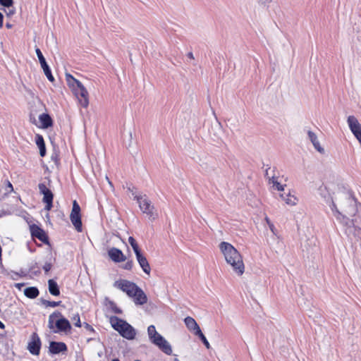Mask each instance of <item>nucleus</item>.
<instances>
[{"instance_id": "1", "label": "nucleus", "mask_w": 361, "mask_h": 361, "mask_svg": "<svg viewBox=\"0 0 361 361\" xmlns=\"http://www.w3.org/2000/svg\"><path fill=\"white\" fill-rule=\"evenodd\" d=\"M219 248L226 262L231 266L233 270L239 276L245 271V266L240 252L229 243L221 242Z\"/></svg>"}, {"instance_id": "2", "label": "nucleus", "mask_w": 361, "mask_h": 361, "mask_svg": "<svg viewBox=\"0 0 361 361\" xmlns=\"http://www.w3.org/2000/svg\"><path fill=\"white\" fill-rule=\"evenodd\" d=\"M48 327L54 333L68 332L71 329L70 322L59 311H55L49 317Z\"/></svg>"}, {"instance_id": "3", "label": "nucleus", "mask_w": 361, "mask_h": 361, "mask_svg": "<svg viewBox=\"0 0 361 361\" xmlns=\"http://www.w3.org/2000/svg\"><path fill=\"white\" fill-rule=\"evenodd\" d=\"M66 78L68 85L73 87L80 105L85 108L87 107L89 104L88 92L82 82L69 73L66 74Z\"/></svg>"}, {"instance_id": "4", "label": "nucleus", "mask_w": 361, "mask_h": 361, "mask_svg": "<svg viewBox=\"0 0 361 361\" xmlns=\"http://www.w3.org/2000/svg\"><path fill=\"white\" fill-rule=\"evenodd\" d=\"M110 323L114 329L117 331L122 337L128 340H133L135 338L136 335L135 330L126 321L121 319L118 317L113 316L110 318Z\"/></svg>"}, {"instance_id": "5", "label": "nucleus", "mask_w": 361, "mask_h": 361, "mask_svg": "<svg viewBox=\"0 0 361 361\" xmlns=\"http://www.w3.org/2000/svg\"><path fill=\"white\" fill-rule=\"evenodd\" d=\"M128 190L132 192V195L134 196V199L137 201L142 213L145 214L149 219L155 220L157 218L158 214L155 212V208L148 197L146 195L136 194L130 189V188H128Z\"/></svg>"}, {"instance_id": "6", "label": "nucleus", "mask_w": 361, "mask_h": 361, "mask_svg": "<svg viewBox=\"0 0 361 361\" xmlns=\"http://www.w3.org/2000/svg\"><path fill=\"white\" fill-rule=\"evenodd\" d=\"M51 180L48 178V185L45 183L38 184L39 192L43 195L42 202L45 204V209L49 211L53 207L54 194L50 189Z\"/></svg>"}, {"instance_id": "7", "label": "nucleus", "mask_w": 361, "mask_h": 361, "mask_svg": "<svg viewBox=\"0 0 361 361\" xmlns=\"http://www.w3.org/2000/svg\"><path fill=\"white\" fill-rule=\"evenodd\" d=\"M344 204L343 210L350 216H355L357 212V202L356 199L350 194H344Z\"/></svg>"}, {"instance_id": "8", "label": "nucleus", "mask_w": 361, "mask_h": 361, "mask_svg": "<svg viewBox=\"0 0 361 361\" xmlns=\"http://www.w3.org/2000/svg\"><path fill=\"white\" fill-rule=\"evenodd\" d=\"M150 342L157 346L160 350L165 354L170 355L172 354V348L170 343L159 333L154 338H151Z\"/></svg>"}, {"instance_id": "9", "label": "nucleus", "mask_w": 361, "mask_h": 361, "mask_svg": "<svg viewBox=\"0 0 361 361\" xmlns=\"http://www.w3.org/2000/svg\"><path fill=\"white\" fill-rule=\"evenodd\" d=\"M71 221L78 232L82 231V221L80 207L76 200L73 202L72 211L70 215Z\"/></svg>"}, {"instance_id": "10", "label": "nucleus", "mask_w": 361, "mask_h": 361, "mask_svg": "<svg viewBox=\"0 0 361 361\" xmlns=\"http://www.w3.org/2000/svg\"><path fill=\"white\" fill-rule=\"evenodd\" d=\"M114 286L126 293L128 297L138 287L136 283L125 279L116 281Z\"/></svg>"}, {"instance_id": "11", "label": "nucleus", "mask_w": 361, "mask_h": 361, "mask_svg": "<svg viewBox=\"0 0 361 361\" xmlns=\"http://www.w3.org/2000/svg\"><path fill=\"white\" fill-rule=\"evenodd\" d=\"M35 52L40 63L41 67L43 69L44 75L50 82L54 81V78L51 73V68L47 64L45 58L44 57L41 50L39 48L35 49Z\"/></svg>"}, {"instance_id": "12", "label": "nucleus", "mask_w": 361, "mask_h": 361, "mask_svg": "<svg viewBox=\"0 0 361 361\" xmlns=\"http://www.w3.org/2000/svg\"><path fill=\"white\" fill-rule=\"evenodd\" d=\"M41 345V340L39 336L37 333H33L27 345L29 352L34 355H38L40 353Z\"/></svg>"}, {"instance_id": "13", "label": "nucleus", "mask_w": 361, "mask_h": 361, "mask_svg": "<svg viewBox=\"0 0 361 361\" xmlns=\"http://www.w3.org/2000/svg\"><path fill=\"white\" fill-rule=\"evenodd\" d=\"M129 297L133 298V301L136 305H142L147 302V295L139 286Z\"/></svg>"}, {"instance_id": "14", "label": "nucleus", "mask_w": 361, "mask_h": 361, "mask_svg": "<svg viewBox=\"0 0 361 361\" xmlns=\"http://www.w3.org/2000/svg\"><path fill=\"white\" fill-rule=\"evenodd\" d=\"M30 229L32 237L38 238L42 243H48V237L44 231L40 227L35 224H32L30 226Z\"/></svg>"}, {"instance_id": "15", "label": "nucleus", "mask_w": 361, "mask_h": 361, "mask_svg": "<svg viewBox=\"0 0 361 361\" xmlns=\"http://www.w3.org/2000/svg\"><path fill=\"white\" fill-rule=\"evenodd\" d=\"M135 255L142 271L149 275L151 271V268L145 256L142 253L141 250L136 252Z\"/></svg>"}, {"instance_id": "16", "label": "nucleus", "mask_w": 361, "mask_h": 361, "mask_svg": "<svg viewBox=\"0 0 361 361\" xmlns=\"http://www.w3.org/2000/svg\"><path fill=\"white\" fill-rule=\"evenodd\" d=\"M67 349V345L63 342L51 341L49 343V351L52 355L66 352Z\"/></svg>"}, {"instance_id": "17", "label": "nucleus", "mask_w": 361, "mask_h": 361, "mask_svg": "<svg viewBox=\"0 0 361 361\" xmlns=\"http://www.w3.org/2000/svg\"><path fill=\"white\" fill-rule=\"evenodd\" d=\"M108 255L110 259L114 262H121L126 260V256L123 255V252L116 247H112L109 250Z\"/></svg>"}, {"instance_id": "18", "label": "nucleus", "mask_w": 361, "mask_h": 361, "mask_svg": "<svg viewBox=\"0 0 361 361\" xmlns=\"http://www.w3.org/2000/svg\"><path fill=\"white\" fill-rule=\"evenodd\" d=\"M184 322L187 328L192 331L195 335L199 332V330H201L199 325L192 317H187L185 318Z\"/></svg>"}, {"instance_id": "19", "label": "nucleus", "mask_w": 361, "mask_h": 361, "mask_svg": "<svg viewBox=\"0 0 361 361\" xmlns=\"http://www.w3.org/2000/svg\"><path fill=\"white\" fill-rule=\"evenodd\" d=\"M39 120L41 123L42 128L47 129L53 126V120L48 114H42L39 116Z\"/></svg>"}, {"instance_id": "20", "label": "nucleus", "mask_w": 361, "mask_h": 361, "mask_svg": "<svg viewBox=\"0 0 361 361\" xmlns=\"http://www.w3.org/2000/svg\"><path fill=\"white\" fill-rule=\"evenodd\" d=\"M280 197L286 202V204L290 206L295 205L298 201V198L294 195H292L290 192L288 193H281Z\"/></svg>"}, {"instance_id": "21", "label": "nucleus", "mask_w": 361, "mask_h": 361, "mask_svg": "<svg viewBox=\"0 0 361 361\" xmlns=\"http://www.w3.org/2000/svg\"><path fill=\"white\" fill-rule=\"evenodd\" d=\"M35 142L39 149L40 156L44 157L46 154V146L43 137L39 134H37L35 135Z\"/></svg>"}, {"instance_id": "22", "label": "nucleus", "mask_w": 361, "mask_h": 361, "mask_svg": "<svg viewBox=\"0 0 361 361\" xmlns=\"http://www.w3.org/2000/svg\"><path fill=\"white\" fill-rule=\"evenodd\" d=\"M49 292L54 296H59L60 295V289L57 283L54 279L48 281Z\"/></svg>"}, {"instance_id": "23", "label": "nucleus", "mask_w": 361, "mask_h": 361, "mask_svg": "<svg viewBox=\"0 0 361 361\" xmlns=\"http://www.w3.org/2000/svg\"><path fill=\"white\" fill-rule=\"evenodd\" d=\"M329 207L337 220L344 221V220L347 219V218L337 209L335 202L332 200L329 203Z\"/></svg>"}, {"instance_id": "24", "label": "nucleus", "mask_w": 361, "mask_h": 361, "mask_svg": "<svg viewBox=\"0 0 361 361\" xmlns=\"http://www.w3.org/2000/svg\"><path fill=\"white\" fill-rule=\"evenodd\" d=\"M39 294V289L35 286L27 287L24 290V295L30 299L36 298Z\"/></svg>"}, {"instance_id": "25", "label": "nucleus", "mask_w": 361, "mask_h": 361, "mask_svg": "<svg viewBox=\"0 0 361 361\" xmlns=\"http://www.w3.org/2000/svg\"><path fill=\"white\" fill-rule=\"evenodd\" d=\"M269 183L273 185V188L279 191L284 190V186L278 182L277 178L272 176L271 178H269Z\"/></svg>"}, {"instance_id": "26", "label": "nucleus", "mask_w": 361, "mask_h": 361, "mask_svg": "<svg viewBox=\"0 0 361 361\" xmlns=\"http://www.w3.org/2000/svg\"><path fill=\"white\" fill-rule=\"evenodd\" d=\"M108 305L112 312H114L115 314L122 313V310L118 307H117L116 304L114 301L108 300Z\"/></svg>"}, {"instance_id": "27", "label": "nucleus", "mask_w": 361, "mask_h": 361, "mask_svg": "<svg viewBox=\"0 0 361 361\" xmlns=\"http://www.w3.org/2000/svg\"><path fill=\"white\" fill-rule=\"evenodd\" d=\"M195 336H197L202 341V343H204V345H205V347L207 348V349H209L210 348V345H209V343L208 342L207 338L205 337V336L202 334V331L201 330H199V332L195 334Z\"/></svg>"}, {"instance_id": "28", "label": "nucleus", "mask_w": 361, "mask_h": 361, "mask_svg": "<svg viewBox=\"0 0 361 361\" xmlns=\"http://www.w3.org/2000/svg\"><path fill=\"white\" fill-rule=\"evenodd\" d=\"M128 243H130V245H131V247H132V248H133V251H134V252H135V253L136 252H137V251L140 250V247H139V246H138V245H137V242H136L135 239L133 237L130 236V237L128 238Z\"/></svg>"}, {"instance_id": "29", "label": "nucleus", "mask_w": 361, "mask_h": 361, "mask_svg": "<svg viewBox=\"0 0 361 361\" xmlns=\"http://www.w3.org/2000/svg\"><path fill=\"white\" fill-rule=\"evenodd\" d=\"M157 333L158 332L157 331L156 328L154 325H150L148 326L147 334L149 340L154 338V336H156Z\"/></svg>"}, {"instance_id": "30", "label": "nucleus", "mask_w": 361, "mask_h": 361, "mask_svg": "<svg viewBox=\"0 0 361 361\" xmlns=\"http://www.w3.org/2000/svg\"><path fill=\"white\" fill-rule=\"evenodd\" d=\"M307 135H308V138L310 139V140L311 141L312 145L314 143L317 142V141H319L317 136L316 135V134L314 132H312L311 130H308Z\"/></svg>"}, {"instance_id": "31", "label": "nucleus", "mask_w": 361, "mask_h": 361, "mask_svg": "<svg viewBox=\"0 0 361 361\" xmlns=\"http://www.w3.org/2000/svg\"><path fill=\"white\" fill-rule=\"evenodd\" d=\"M30 271L36 276L40 274V270L39 269L37 263H35V264L30 267Z\"/></svg>"}, {"instance_id": "32", "label": "nucleus", "mask_w": 361, "mask_h": 361, "mask_svg": "<svg viewBox=\"0 0 361 361\" xmlns=\"http://www.w3.org/2000/svg\"><path fill=\"white\" fill-rule=\"evenodd\" d=\"M72 320L73 322H75L74 324L75 326L77 327H80L82 326V324H81V322H80V316L78 314H76L75 315L73 316V317L72 318Z\"/></svg>"}, {"instance_id": "33", "label": "nucleus", "mask_w": 361, "mask_h": 361, "mask_svg": "<svg viewBox=\"0 0 361 361\" xmlns=\"http://www.w3.org/2000/svg\"><path fill=\"white\" fill-rule=\"evenodd\" d=\"M13 4V0H0V4L4 7L9 8Z\"/></svg>"}, {"instance_id": "34", "label": "nucleus", "mask_w": 361, "mask_h": 361, "mask_svg": "<svg viewBox=\"0 0 361 361\" xmlns=\"http://www.w3.org/2000/svg\"><path fill=\"white\" fill-rule=\"evenodd\" d=\"M314 147L317 151H318L321 154L324 153V149L320 145V143L319 141L313 144Z\"/></svg>"}, {"instance_id": "35", "label": "nucleus", "mask_w": 361, "mask_h": 361, "mask_svg": "<svg viewBox=\"0 0 361 361\" xmlns=\"http://www.w3.org/2000/svg\"><path fill=\"white\" fill-rule=\"evenodd\" d=\"M52 267L51 262H46L44 264L42 267V269H44V272L47 274L48 273Z\"/></svg>"}, {"instance_id": "36", "label": "nucleus", "mask_w": 361, "mask_h": 361, "mask_svg": "<svg viewBox=\"0 0 361 361\" xmlns=\"http://www.w3.org/2000/svg\"><path fill=\"white\" fill-rule=\"evenodd\" d=\"M133 267V262L132 260L128 261L123 267L126 270H131Z\"/></svg>"}, {"instance_id": "37", "label": "nucleus", "mask_w": 361, "mask_h": 361, "mask_svg": "<svg viewBox=\"0 0 361 361\" xmlns=\"http://www.w3.org/2000/svg\"><path fill=\"white\" fill-rule=\"evenodd\" d=\"M83 326H84L85 329L87 331H90V332H94V328H93L90 324H87V323L85 322V323L83 324Z\"/></svg>"}, {"instance_id": "38", "label": "nucleus", "mask_w": 361, "mask_h": 361, "mask_svg": "<svg viewBox=\"0 0 361 361\" xmlns=\"http://www.w3.org/2000/svg\"><path fill=\"white\" fill-rule=\"evenodd\" d=\"M40 302L42 305H44L46 307H50L51 301L45 300L44 298L40 299Z\"/></svg>"}, {"instance_id": "39", "label": "nucleus", "mask_w": 361, "mask_h": 361, "mask_svg": "<svg viewBox=\"0 0 361 361\" xmlns=\"http://www.w3.org/2000/svg\"><path fill=\"white\" fill-rule=\"evenodd\" d=\"M61 304V301H51L50 307H58Z\"/></svg>"}, {"instance_id": "40", "label": "nucleus", "mask_w": 361, "mask_h": 361, "mask_svg": "<svg viewBox=\"0 0 361 361\" xmlns=\"http://www.w3.org/2000/svg\"><path fill=\"white\" fill-rule=\"evenodd\" d=\"M6 190L7 192H11L13 190V185L9 181L7 182Z\"/></svg>"}, {"instance_id": "41", "label": "nucleus", "mask_w": 361, "mask_h": 361, "mask_svg": "<svg viewBox=\"0 0 361 361\" xmlns=\"http://www.w3.org/2000/svg\"><path fill=\"white\" fill-rule=\"evenodd\" d=\"M269 227L270 230L271 231V232L273 233V234L276 235V228H275L274 225L271 223L269 225Z\"/></svg>"}, {"instance_id": "42", "label": "nucleus", "mask_w": 361, "mask_h": 361, "mask_svg": "<svg viewBox=\"0 0 361 361\" xmlns=\"http://www.w3.org/2000/svg\"><path fill=\"white\" fill-rule=\"evenodd\" d=\"M270 169V167L267 168L266 170H265V173H264V176L265 178H267L268 180H269V178H271V176H269V170Z\"/></svg>"}, {"instance_id": "43", "label": "nucleus", "mask_w": 361, "mask_h": 361, "mask_svg": "<svg viewBox=\"0 0 361 361\" xmlns=\"http://www.w3.org/2000/svg\"><path fill=\"white\" fill-rule=\"evenodd\" d=\"M3 19H4V16L0 12V27H1L3 26Z\"/></svg>"}, {"instance_id": "44", "label": "nucleus", "mask_w": 361, "mask_h": 361, "mask_svg": "<svg viewBox=\"0 0 361 361\" xmlns=\"http://www.w3.org/2000/svg\"><path fill=\"white\" fill-rule=\"evenodd\" d=\"M187 56H188L189 59H192V60L195 59V58H194V56H193V54H192V52H189V53H188Z\"/></svg>"}, {"instance_id": "45", "label": "nucleus", "mask_w": 361, "mask_h": 361, "mask_svg": "<svg viewBox=\"0 0 361 361\" xmlns=\"http://www.w3.org/2000/svg\"><path fill=\"white\" fill-rule=\"evenodd\" d=\"M24 286V283H16V287L18 288H20L22 286Z\"/></svg>"}, {"instance_id": "46", "label": "nucleus", "mask_w": 361, "mask_h": 361, "mask_svg": "<svg viewBox=\"0 0 361 361\" xmlns=\"http://www.w3.org/2000/svg\"><path fill=\"white\" fill-rule=\"evenodd\" d=\"M5 328L4 324L0 320V329H4Z\"/></svg>"}, {"instance_id": "47", "label": "nucleus", "mask_w": 361, "mask_h": 361, "mask_svg": "<svg viewBox=\"0 0 361 361\" xmlns=\"http://www.w3.org/2000/svg\"><path fill=\"white\" fill-rule=\"evenodd\" d=\"M265 220H266V221H267V224H268V225H269L270 224H271V222L270 221V220H269V219L268 217H266V218H265Z\"/></svg>"}, {"instance_id": "48", "label": "nucleus", "mask_w": 361, "mask_h": 361, "mask_svg": "<svg viewBox=\"0 0 361 361\" xmlns=\"http://www.w3.org/2000/svg\"><path fill=\"white\" fill-rule=\"evenodd\" d=\"M6 27H7L8 28H11V24H9V23H7V24H6Z\"/></svg>"}, {"instance_id": "49", "label": "nucleus", "mask_w": 361, "mask_h": 361, "mask_svg": "<svg viewBox=\"0 0 361 361\" xmlns=\"http://www.w3.org/2000/svg\"><path fill=\"white\" fill-rule=\"evenodd\" d=\"M111 361H120L118 358L113 359Z\"/></svg>"}, {"instance_id": "50", "label": "nucleus", "mask_w": 361, "mask_h": 361, "mask_svg": "<svg viewBox=\"0 0 361 361\" xmlns=\"http://www.w3.org/2000/svg\"><path fill=\"white\" fill-rule=\"evenodd\" d=\"M173 361H180L178 358H175Z\"/></svg>"}]
</instances>
